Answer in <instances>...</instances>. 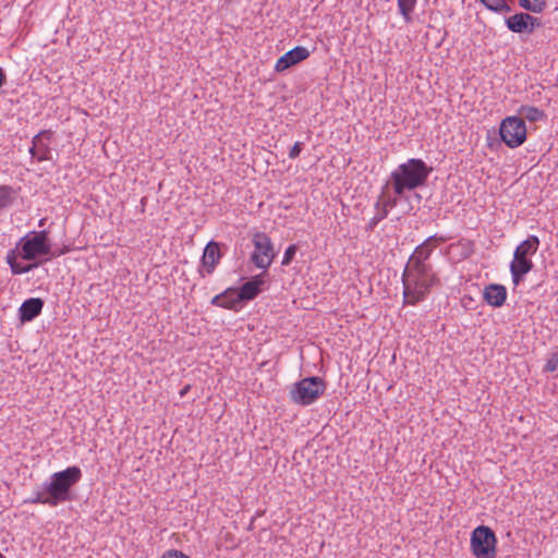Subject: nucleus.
Instances as JSON below:
<instances>
[{
	"mask_svg": "<svg viewBox=\"0 0 558 558\" xmlns=\"http://www.w3.org/2000/svg\"><path fill=\"white\" fill-rule=\"evenodd\" d=\"M82 477L78 466H69L63 471L51 475L50 482L44 484L41 490L34 493L31 504H43L56 507L62 502L72 500L71 489Z\"/></svg>",
	"mask_w": 558,
	"mask_h": 558,
	"instance_id": "nucleus-1",
	"label": "nucleus"
},
{
	"mask_svg": "<svg viewBox=\"0 0 558 558\" xmlns=\"http://www.w3.org/2000/svg\"><path fill=\"white\" fill-rule=\"evenodd\" d=\"M404 304L415 305L429 293L433 286L439 284V278L430 264H407L402 274Z\"/></svg>",
	"mask_w": 558,
	"mask_h": 558,
	"instance_id": "nucleus-2",
	"label": "nucleus"
},
{
	"mask_svg": "<svg viewBox=\"0 0 558 558\" xmlns=\"http://www.w3.org/2000/svg\"><path fill=\"white\" fill-rule=\"evenodd\" d=\"M432 171L422 159L411 158L391 173V184L396 195L402 196L405 190L423 186Z\"/></svg>",
	"mask_w": 558,
	"mask_h": 558,
	"instance_id": "nucleus-3",
	"label": "nucleus"
},
{
	"mask_svg": "<svg viewBox=\"0 0 558 558\" xmlns=\"http://www.w3.org/2000/svg\"><path fill=\"white\" fill-rule=\"evenodd\" d=\"M539 243V239L536 235H530L515 247L513 259L510 263L512 282L515 287L519 286L524 276L533 269L534 264L531 256L537 252Z\"/></svg>",
	"mask_w": 558,
	"mask_h": 558,
	"instance_id": "nucleus-4",
	"label": "nucleus"
},
{
	"mask_svg": "<svg viewBox=\"0 0 558 558\" xmlns=\"http://www.w3.org/2000/svg\"><path fill=\"white\" fill-rule=\"evenodd\" d=\"M20 256L25 260H35L41 256H58L59 254L52 253L49 244L48 232L46 230L23 236L16 244Z\"/></svg>",
	"mask_w": 558,
	"mask_h": 558,
	"instance_id": "nucleus-5",
	"label": "nucleus"
},
{
	"mask_svg": "<svg viewBox=\"0 0 558 558\" xmlns=\"http://www.w3.org/2000/svg\"><path fill=\"white\" fill-rule=\"evenodd\" d=\"M326 385L320 377H306L293 385L289 397L296 404L310 405L324 393Z\"/></svg>",
	"mask_w": 558,
	"mask_h": 558,
	"instance_id": "nucleus-6",
	"label": "nucleus"
},
{
	"mask_svg": "<svg viewBox=\"0 0 558 558\" xmlns=\"http://www.w3.org/2000/svg\"><path fill=\"white\" fill-rule=\"evenodd\" d=\"M497 538L486 525L475 527L471 534V550L476 558H496Z\"/></svg>",
	"mask_w": 558,
	"mask_h": 558,
	"instance_id": "nucleus-7",
	"label": "nucleus"
},
{
	"mask_svg": "<svg viewBox=\"0 0 558 558\" xmlns=\"http://www.w3.org/2000/svg\"><path fill=\"white\" fill-rule=\"evenodd\" d=\"M501 141L510 148L521 146L526 140L525 122L519 117H507L499 128Z\"/></svg>",
	"mask_w": 558,
	"mask_h": 558,
	"instance_id": "nucleus-8",
	"label": "nucleus"
},
{
	"mask_svg": "<svg viewBox=\"0 0 558 558\" xmlns=\"http://www.w3.org/2000/svg\"><path fill=\"white\" fill-rule=\"evenodd\" d=\"M252 242L254 251L251 260L257 268L266 270L276 256L271 239L264 232H256Z\"/></svg>",
	"mask_w": 558,
	"mask_h": 558,
	"instance_id": "nucleus-9",
	"label": "nucleus"
},
{
	"mask_svg": "<svg viewBox=\"0 0 558 558\" xmlns=\"http://www.w3.org/2000/svg\"><path fill=\"white\" fill-rule=\"evenodd\" d=\"M52 131L44 130L33 137L29 154L38 161L51 159L50 142L52 138Z\"/></svg>",
	"mask_w": 558,
	"mask_h": 558,
	"instance_id": "nucleus-10",
	"label": "nucleus"
},
{
	"mask_svg": "<svg viewBox=\"0 0 558 558\" xmlns=\"http://www.w3.org/2000/svg\"><path fill=\"white\" fill-rule=\"evenodd\" d=\"M221 256L219 243L215 241L208 242L202 256V268L198 269V274L202 278L214 272Z\"/></svg>",
	"mask_w": 558,
	"mask_h": 558,
	"instance_id": "nucleus-11",
	"label": "nucleus"
},
{
	"mask_svg": "<svg viewBox=\"0 0 558 558\" xmlns=\"http://www.w3.org/2000/svg\"><path fill=\"white\" fill-rule=\"evenodd\" d=\"M310 54V51L305 47H294L277 60L275 64V71L278 73L284 72L286 70L307 59Z\"/></svg>",
	"mask_w": 558,
	"mask_h": 558,
	"instance_id": "nucleus-12",
	"label": "nucleus"
},
{
	"mask_svg": "<svg viewBox=\"0 0 558 558\" xmlns=\"http://www.w3.org/2000/svg\"><path fill=\"white\" fill-rule=\"evenodd\" d=\"M44 300L40 298H31L25 300L19 308V319L21 323H28L40 315L44 308Z\"/></svg>",
	"mask_w": 558,
	"mask_h": 558,
	"instance_id": "nucleus-13",
	"label": "nucleus"
},
{
	"mask_svg": "<svg viewBox=\"0 0 558 558\" xmlns=\"http://www.w3.org/2000/svg\"><path fill=\"white\" fill-rule=\"evenodd\" d=\"M441 241H444V239L437 238L436 235L429 236L415 248V251L409 258V263L417 262V264H427L426 262L429 258L433 250Z\"/></svg>",
	"mask_w": 558,
	"mask_h": 558,
	"instance_id": "nucleus-14",
	"label": "nucleus"
},
{
	"mask_svg": "<svg viewBox=\"0 0 558 558\" xmlns=\"http://www.w3.org/2000/svg\"><path fill=\"white\" fill-rule=\"evenodd\" d=\"M483 298L487 304L493 307H500L505 304L507 299V289L499 283H490L485 287Z\"/></svg>",
	"mask_w": 558,
	"mask_h": 558,
	"instance_id": "nucleus-15",
	"label": "nucleus"
},
{
	"mask_svg": "<svg viewBox=\"0 0 558 558\" xmlns=\"http://www.w3.org/2000/svg\"><path fill=\"white\" fill-rule=\"evenodd\" d=\"M530 20L531 15L529 13L520 12L507 17L506 25L513 33L532 34V28H527V21Z\"/></svg>",
	"mask_w": 558,
	"mask_h": 558,
	"instance_id": "nucleus-16",
	"label": "nucleus"
},
{
	"mask_svg": "<svg viewBox=\"0 0 558 558\" xmlns=\"http://www.w3.org/2000/svg\"><path fill=\"white\" fill-rule=\"evenodd\" d=\"M518 112L523 121L526 119L530 122H537L546 119V113L533 106H521Z\"/></svg>",
	"mask_w": 558,
	"mask_h": 558,
	"instance_id": "nucleus-17",
	"label": "nucleus"
},
{
	"mask_svg": "<svg viewBox=\"0 0 558 558\" xmlns=\"http://www.w3.org/2000/svg\"><path fill=\"white\" fill-rule=\"evenodd\" d=\"M238 292L236 299L246 302L254 300L262 292V289H256L253 283L246 281L238 289Z\"/></svg>",
	"mask_w": 558,
	"mask_h": 558,
	"instance_id": "nucleus-18",
	"label": "nucleus"
},
{
	"mask_svg": "<svg viewBox=\"0 0 558 558\" xmlns=\"http://www.w3.org/2000/svg\"><path fill=\"white\" fill-rule=\"evenodd\" d=\"M519 5L533 13H542L547 3L546 0H520Z\"/></svg>",
	"mask_w": 558,
	"mask_h": 558,
	"instance_id": "nucleus-19",
	"label": "nucleus"
},
{
	"mask_svg": "<svg viewBox=\"0 0 558 558\" xmlns=\"http://www.w3.org/2000/svg\"><path fill=\"white\" fill-rule=\"evenodd\" d=\"M416 4V0H398L399 12L407 23L412 21L411 13Z\"/></svg>",
	"mask_w": 558,
	"mask_h": 558,
	"instance_id": "nucleus-20",
	"label": "nucleus"
},
{
	"mask_svg": "<svg viewBox=\"0 0 558 558\" xmlns=\"http://www.w3.org/2000/svg\"><path fill=\"white\" fill-rule=\"evenodd\" d=\"M488 10L494 12H510L511 8L506 0H480Z\"/></svg>",
	"mask_w": 558,
	"mask_h": 558,
	"instance_id": "nucleus-21",
	"label": "nucleus"
},
{
	"mask_svg": "<svg viewBox=\"0 0 558 558\" xmlns=\"http://www.w3.org/2000/svg\"><path fill=\"white\" fill-rule=\"evenodd\" d=\"M227 290H231L228 296H225L222 307L227 310H235L238 311V306L243 303L242 300H238L235 295H239L236 288H228Z\"/></svg>",
	"mask_w": 558,
	"mask_h": 558,
	"instance_id": "nucleus-22",
	"label": "nucleus"
},
{
	"mask_svg": "<svg viewBox=\"0 0 558 558\" xmlns=\"http://www.w3.org/2000/svg\"><path fill=\"white\" fill-rule=\"evenodd\" d=\"M40 263H33V264H20L19 262L11 264V271L14 275H21L31 271L32 269L39 266Z\"/></svg>",
	"mask_w": 558,
	"mask_h": 558,
	"instance_id": "nucleus-23",
	"label": "nucleus"
},
{
	"mask_svg": "<svg viewBox=\"0 0 558 558\" xmlns=\"http://www.w3.org/2000/svg\"><path fill=\"white\" fill-rule=\"evenodd\" d=\"M12 192L10 186H0V208H4L11 204Z\"/></svg>",
	"mask_w": 558,
	"mask_h": 558,
	"instance_id": "nucleus-24",
	"label": "nucleus"
},
{
	"mask_svg": "<svg viewBox=\"0 0 558 558\" xmlns=\"http://www.w3.org/2000/svg\"><path fill=\"white\" fill-rule=\"evenodd\" d=\"M388 210L384 207L379 213H377L367 223L366 230L373 231L375 227L387 217Z\"/></svg>",
	"mask_w": 558,
	"mask_h": 558,
	"instance_id": "nucleus-25",
	"label": "nucleus"
},
{
	"mask_svg": "<svg viewBox=\"0 0 558 558\" xmlns=\"http://www.w3.org/2000/svg\"><path fill=\"white\" fill-rule=\"evenodd\" d=\"M296 251H298V246L295 244L289 245L283 254L281 264L283 266L289 265L293 260V258L296 254Z\"/></svg>",
	"mask_w": 558,
	"mask_h": 558,
	"instance_id": "nucleus-26",
	"label": "nucleus"
},
{
	"mask_svg": "<svg viewBox=\"0 0 558 558\" xmlns=\"http://www.w3.org/2000/svg\"><path fill=\"white\" fill-rule=\"evenodd\" d=\"M558 368V354L554 353L547 360L544 371L545 372H555Z\"/></svg>",
	"mask_w": 558,
	"mask_h": 558,
	"instance_id": "nucleus-27",
	"label": "nucleus"
},
{
	"mask_svg": "<svg viewBox=\"0 0 558 558\" xmlns=\"http://www.w3.org/2000/svg\"><path fill=\"white\" fill-rule=\"evenodd\" d=\"M267 276L266 270L262 274H258L252 277L248 281L255 286L256 289H262V286L265 283V277Z\"/></svg>",
	"mask_w": 558,
	"mask_h": 558,
	"instance_id": "nucleus-28",
	"label": "nucleus"
},
{
	"mask_svg": "<svg viewBox=\"0 0 558 558\" xmlns=\"http://www.w3.org/2000/svg\"><path fill=\"white\" fill-rule=\"evenodd\" d=\"M267 276L266 270L262 274H258L252 277L248 281L255 286L256 289H262V286L265 283V277Z\"/></svg>",
	"mask_w": 558,
	"mask_h": 558,
	"instance_id": "nucleus-29",
	"label": "nucleus"
},
{
	"mask_svg": "<svg viewBox=\"0 0 558 558\" xmlns=\"http://www.w3.org/2000/svg\"><path fill=\"white\" fill-rule=\"evenodd\" d=\"M230 293L232 294L231 290H225L222 293L214 296L210 303L215 306L222 307L225 296H228Z\"/></svg>",
	"mask_w": 558,
	"mask_h": 558,
	"instance_id": "nucleus-30",
	"label": "nucleus"
},
{
	"mask_svg": "<svg viewBox=\"0 0 558 558\" xmlns=\"http://www.w3.org/2000/svg\"><path fill=\"white\" fill-rule=\"evenodd\" d=\"M302 149H303V143H301V142L294 143V145L291 147V149L289 151V158H291V159L298 158Z\"/></svg>",
	"mask_w": 558,
	"mask_h": 558,
	"instance_id": "nucleus-31",
	"label": "nucleus"
},
{
	"mask_svg": "<svg viewBox=\"0 0 558 558\" xmlns=\"http://www.w3.org/2000/svg\"><path fill=\"white\" fill-rule=\"evenodd\" d=\"M161 558H190L187 555L183 554L182 551L172 549L168 550L162 555Z\"/></svg>",
	"mask_w": 558,
	"mask_h": 558,
	"instance_id": "nucleus-32",
	"label": "nucleus"
},
{
	"mask_svg": "<svg viewBox=\"0 0 558 558\" xmlns=\"http://www.w3.org/2000/svg\"><path fill=\"white\" fill-rule=\"evenodd\" d=\"M17 251L16 247L14 250H11L7 254V262L11 266V264H14L17 262Z\"/></svg>",
	"mask_w": 558,
	"mask_h": 558,
	"instance_id": "nucleus-33",
	"label": "nucleus"
},
{
	"mask_svg": "<svg viewBox=\"0 0 558 558\" xmlns=\"http://www.w3.org/2000/svg\"><path fill=\"white\" fill-rule=\"evenodd\" d=\"M541 26H542L541 20L538 17L531 15V20L527 21V28H532V33H533L536 27H541Z\"/></svg>",
	"mask_w": 558,
	"mask_h": 558,
	"instance_id": "nucleus-34",
	"label": "nucleus"
},
{
	"mask_svg": "<svg viewBox=\"0 0 558 558\" xmlns=\"http://www.w3.org/2000/svg\"><path fill=\"white\" fill-rule=\"evenodd\" d=\"M4 82H5V74H4L3 70L0 68V88L2 87Z\"/></svg>",
	"mask_w": 558,
	"mask_h": 558,
	"instance_id": "nucleus-35",
	"label": "nucleus"
},
{
	"mask_svg": "<svg viewBox=\"0 0 558 558\" xmlns=\"http://www.w3.org/2000/svg\"><path fill=\"white\" fill-rule=\"evenodd\" d=\"M396 205H397V201H396V199H393V201H388V202H387V204H386V206H390V207H393V206H396Z\"/></svg>",
	"mask_w": 558,
	"mask_h": 558,
	"instance_id": "nucleus-36",
	"label": "nucleus"
},
{
	"mask_svg": "<svg viewBox=\"0 0 558 558\" xmlns=\"http://www.w3.org/2000/svg\"><path fill=\"white\" fill-rule=\"evenodd\" d=\"M0 558H5V557L0 553Z\"/></svg>",
	"mask_w": 558,
	"mask_h": 558,
	"instance_id": "nucleus-37",
	"label": "nucleus"
}]
</instances>
